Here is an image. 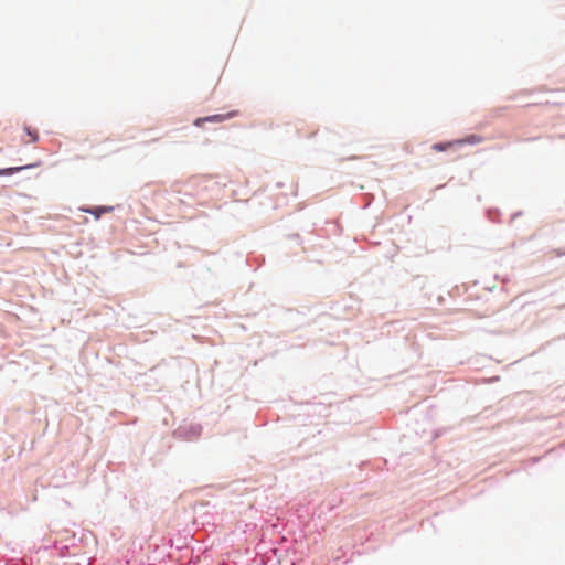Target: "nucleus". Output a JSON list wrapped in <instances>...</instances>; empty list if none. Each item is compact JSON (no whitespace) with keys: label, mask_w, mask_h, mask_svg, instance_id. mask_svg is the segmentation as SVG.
Masks as SVG:
<instances>
[{"label":"nucleus","mask_w":565,"mask_h":565,"mask_svg":"<svg viewBox=\"0 0 565 565\" xmlns=\"http://www.w3.org/2000/svg\"><path fill=\"white\" fill-rule=\"evenodd\" d=\"M82 211L93 214L96 218H99L103 213H108L113 211L111 206H97L93 209H82Z\"/></svg>","instance_id":"2"},{"label":"nucleus","mask_w":565,"mask_h":565,"mask_svg":"<svg viewBox=\"0 0 565 565\" xmlns=\"http://www.w3.org/2000/svg\"><path fill=\"white\" fill-rule=\"evenodd\" d=\"M21 169V167L0 169V175L13 174L14 172L20 171Z\"/></svg>","instance_id":"4"},{"label":"nucleus","mask_w":565,"mask_h":565,"mask_svg":"<svg viewBox=\"0 0 565 565\" xmlns=\"http://www.w3.org/2000/svg\"><path fill=\"white\" fill-rule=\"evenodd\" d=\"M28 136L30 137V142H34L38 140V132L35 130H32L30 127L24 128Z\"/></svg>","instance_id":"5"},{"label":"nucleus","mask_w":565,"mask_h":565,"mask_svg":"<svg viewBox=\"0 0 565 565\" xmlns=\"http://www.w3.org/2000/svg\"><path fill=\"white\" fill-rule=\"evenodd\" d=\"M235 115H236L235 111H231L227 114H217V115H212V116H206V117H200V118H196L193 124L196 127H202L203 124H205V122H222L226 119L234 117Z\"/></svg>","instance_id":"1"},{"label":"nucleus","mask_w":565,"mask_h":565,"mask_svg":"<svg viewBox=\"0 0 565 565\" xmlns=\"http://www.w3.org/2000/svg\"><path fill=\"white\" fill-rule=\"evenodd\" d=\"M463 141H460V140H456V141H451V142H446V143H435L433 145V149L436 150V151H445L449 148H451L454 145H461Z\"/></svg>","instance_id":"3"}]
</instances>
